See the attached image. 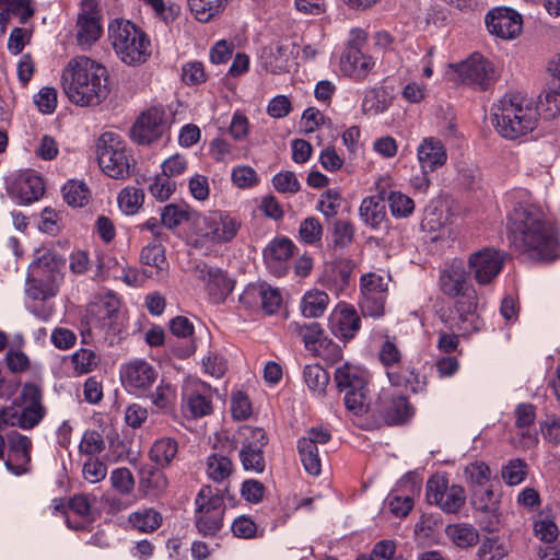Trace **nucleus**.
I'll return each instance as SVG.
<instances>
[{
    "instance_id": "8",
    "label": "nucleus",
    "mask_w": 560,
    "mask_h": 560,
    "mask_svg": "<svg viewBox=\"0 0 560 560\" xmlns=\"http://www.w3.org/2000/svg\"><path fill=\"white\" fill-rule=\"evenodd\" d=\"M195 523L205 536H214L223 526L225 504L218 489L203 486L195 498Z\"/></svg>"
},
{
    "instance_id": "58",
    "label": "nucleus",
    "mask_w": 560,
    "mask_h": 560,
    "mask_svg": "<svg viewBox=\"0 0 560 560\" xmlns=\"http://www.w3.org/2000/svg\"><path fill=\"white\" fill-rule=\"evenodd\" d=\"M109 481L112 487L122 495L130 494L135 489V478L126 467L114 469L110 472Z\"/></svg>"
},
{
    "instance_id": "20",
    "label": "nucleus",
    "mask_w": 560,
    "mask_h": 560,
    "mask_svg": "<svg viewBox=\"0 0 560 560\" xmlns=\"http://www.w3.org/2000/svg\"><path fill=\"white\" fill-rule=\"evenodd\" d=\"M331 439L330 432L323 428H311L306 434L299 439L298 451L305 470L313 476L322 471L318 445L328 443Z\"/></svg>"
},
{
    "instance_id": "17",
    "label": "nucleus",
    "mask_w": 560,
    "mask_h": 560,
    "mask_svg": "<svg viewBox=\"0 0 560 560\" xmlns=\"http://www.w3.org/2000/svg\"><path fill=\"white\" fill-rule=\"evenodd\" d=\"M119 374L122 386L132 394L148 390L159 375L156 369L143 359H133L121 364Z\"/></svg>"
},
{
    "instance_id": "44",
    "label": "nucleus",
    "mask_w": 560,
    "mask_h": 560,
    "mask_svg": "<svg viewBox=\"0 0 560 560\" xmlns=\"http://www.w3.org/2000/svg\"><path fill=\"white\" fill-rule=\"evenodd\" d=\"M132 527L143 533H152L162 524V515L153 508H143L129 515Z\"/></svg>"
},
{
    "instance_id": "37",
    "label": "nucleus",
    "mask_w": 560,
    "mask_h": 560,
    "mask_svg": "<svg viewBox=\"0 0 560 560\" xmlns=\"http://www.w3.org/2000/svg\"><path fill=\"white\" fill-rule=\"evenodd\" d=\"M445 534L460 549L470 548L479 540L478 530L469 523L450 524L445 528Z\"/></svg>"
},
{
    "instance_id": "46",
    "label": "nucleus",
    "mask_w": 560,
    "mask_h": 560,
    "mask_svg": "<svg viewBox=\"0 0 560 560\" xmlns=\"http://www.w3.org/2000/svg\"><path fill=\"white\" fill-rule=\"evenodd\" d=\"M144 201V191L135 186H127L117 196L118 207L127 215L136 214Z\"/></svg>"
},
{
    "instance_id": "32",
    "label": "nucleus",
    "mask_w": 560,
    "mask_h": 560,
    "mask_svg": "<svg viewBox=\"0 0 560 560\" xmlns=\"http://www.w3.org/2000/svg\"><path fill=\"white\" fill-rule=\"evenodd\" d=\"M168 487L166 475L159 468L143 466L139 471V490L148 498L162 497Z\"/></svg>"
},
{
    "instance_id": "31",
    "label": "nucleus",
    "mask_w": 560,
    "mask_h": 560,
    "mask_svg": "<svg viewBox=\"0 0 560 560\" xmlns=\"http://www.w3.org/2000/svg\"><path fill=\"white\" fill-rule=\"evenodd\" d=\"M472 505L482 517L481 523L487 530H493L499 523V500L491 489L476 491L472 495Z\"/></svg>"
},
{
    "instance_id": "40",
    "label": "nucleus",
    "mask_w": 560,
    "mask_h": 560,
    "mask_svg": "<svg viewBox=\"0 0 560 560\" xmlns=\"http://www.w3.org/2000/svg\"><path fill=\"white\" fill-rule=\"evenodd\" d=\"M386 375L394 387L410 388L412 392H416L419 385L415 369L406 360L398 366H393L387 370Z\"/></svg>"
},
{
    "instance_id": "38",
    "label": "nucleus",
    "mask_w": 560,
    "mask_h": 560,
    "mask_svg": "<svg viewBox=\"0 0 560 560\" xmlns=\"http://www.w3.org/2000/svg\"><path fill=\"white\" fill-rule=\"evenodd\" d=\"M178 453V443L173 438L158 439L150 448L149 457L159 467L165 468L171 465L172 460Z\"/></svg>"
},
{
    "instance_id": "11",
    "label": "nucleus",
    "mask_w": 560,
    "mask_h": 560,
    "mask_svg": "<svg viewBox=\"0 0 560 560\" xmlns=\"http://www.w3.org/2000/svg\"><path fill=\"white\" fill-rule=\"evenodd\" d=\"M242 223L230 213L213 211L201 218L197 224V235L200 240L212 244L231 242Z\"/></svg>"
},
{
    "instance_id": "35",
    "label": "nucleus",
    "mask_w": 560,
    "mask_h": 560,
    "mask_svg": "<svg viewBox=\"0 0 560 560\" xmlns=\"http://www.w3.org/2000/svg\"><path fill=\"white\" fill-rule=\"evenodd\" d=\"M359 217L366 226L380 229L386 220L384 198L381 195L363 198L359 207Z\"/></svg>"
},
{
    "instance_id": "14",
    "label": "nucleus",
    "mask_w": 560,
    "mask_h": 560,
    "mask_svg": "<svg viewBox=\"0 0 560 560\" xmlns=\"http://www.w3.org/2000/svg\"><path fill=\"white\" fill-rule=\"evenodd\" d=\"M427 499L445 513H456L465 504V490L459 485H448L443 476H433L427 482Z\"/></svg>"
},
{
    "instance_id": "24",
    "label": "nucleus",
    "mask_w": 560,
    "mask_h": 560,
    "mask_svg": "<svg viewBox=\"0 0 560 560\" xmlns=\"http://www.w3.org/2000/svg\"><path fill=\"white\" fill-rule=\"evenodd\" d=\"M197 277L203 281L206 290L213 303H222L234 289V282L226 273L206 264L198 265L196 268Z\"/></svg>"
},
{
    "instance_id": "10",
    "label": "nucleus",
    "mask_w": 560,
    "mask_h": 560,
    "mask_svg": "<svg viewBox=\"0 0 560 560\" xmlns=\"http://www.w3.org/2000/svg\"><path fill=\"white\" fill-rule=\"evenodd\" d=\"M235 447L240 445L238 457L246 471L261 474L266 468L264 448L268 444L261 428L242 425L234 435Z\"/></svg>"
},
{
    "instance_id": "13",
    "label": "nucleus",
    "mask_w": 560,
    "mask_h": 560,
    "mask_svg": "<svg viewBox=\"0 0 560 560\" xmlns=\"http://www.w3.org/2000/svg\"><path fill=\"white\" fill-rule=\"evenodd\" d=\"M452 67L459 81L475 90L486 91L495 81V71L492 63L477 52Z\"/></svg>"
},
{
    "instance_id": "25",
    "label": "nucleus",
    "mask_w": 560,
    "mask_h": 560,
    "mask_svg": "<svg viewBox=\"0 0 560 560\" xmlns=\"http://www.w3.org/2000/svg\"><path fill=\"white\" fill-rule=\"evenodd\" d=\"M295 245L288 237H276L264 249V260L271 273L277 277L287 275Z\"/></svg>"
},
{
    "instance_id": "52",
    "label": "nucleus",
    "mask_w": 560,
    "mask_h": 560,
    "mask_svg": "<svg viewBox=\"0 0 560 560\" xmlns=\"http://www.w3.org/2000/svg\"><path fill=\"white\" fill-rule=\"evenodd\" d=\"M75 375H83L92 372L98 363V357L90 349H79L70 357Z\"/></svg>"
},
{
    "instance_id": "47",
    "label": "nucleus",
    "mask_w": 560,
    "mask_h": 560,
    "mask_svg": "<svg viewBox=\"0 0 560 560\" xmlns=\"http://www.w3.org/2000/svg\"><path fill=\"white\" fill-rule=\"evenodd\" d=\"M390 106V100L384 89L373 88L364 93L362 110L365 114L377 115L384 113Z\"/></svg>"
},
{
    "instance_id": "51",
    "label": "nucleus",
    "mask_w": 560,
    "mask_h": 560,
    "mask_svg": "<svg viewBox=\"0 0 560 560\" xmlns=\"http://www.w3.org/2000/svg\"><path fill=\"white\" fill-rule=\"evenodd\" d=\"M105 448L102 434L95 430L85 431L79 444V454L85 458L97 457Z\"/></svg>"
},
{
    "instance_id": "2",
    "label": "nucleus",
    "mask_w": 560,
    "mask_h": 560,
    "mask_svg": "<svg viewBox=\"0 0 560 560\" xmlns=\"http://www.w3.org/2000/svg\"><path fill=\"white\" fill-rule=\"evenodd\" d=\"M439 285L443 294L455 300L453 308L441 314L444 325L463 335L480 331L485 323L478 313L477 291L464 264L454 260L442 269Z\"/></svg>"
},
{
    "instance_id": "21",
    "label": "nucleus",
    "mask_w": 560,
    "mask_h": 560,
    "mask_svg": "<svg viewBox=\"0 0 560 560\" xmlns=\"http://www.w3.org/2000/svg\"><path fill=\"white\" fill-rule=\"evenodd\" d=\"M486 25L491 35L511 40L522 33L523 18L514 9L494 8L486 15Z\"/></svg>"
},
{
    "instance_id": "45",
    "label": "nucleus",
    "mask_w": 560,
    "mask_h": 560,
    "mask_svg": "<svg viewBox=\"0 0 560 560\" xmlns=\"http://www.w3.org/2000/svg\"><path fill=\"white\" fill-rule=\"evenodd\" d=\"M231 0H188V5L194 16L199 22H209L219 14Z\"/></svg>"
},
{
    "instance_id": "62",
    "label": "nucleus",
    "mask_w": 560,
    "mask_h": 560,
    "mask_svg": "<svg viewBox=\"0 0 560 560\" xmlns=\"http://www.w3.org/2000/svg\"><path fill=\"white\" fill-rule=\"evenodd\" d=\"M231 178L233 184L242 189L252 188L259 183L257 172L248 165L234 167L232 170Z\"/></svg>"
},
{
    "instance_id": "56",
    "label": "nucleus",
    "mask_w": 560,
    "mask_h": 560,
    "mask_svg": "<svg viewBox=\"0 0 560 560\" xmlns=\"http://www.w3.org/2000/svg\"><path fill=\"white\" fill-rule=\"evenodd\" d=\"M534 533L538 539L545 542L555 541L559 534L553 518L544 512L539 513L538 518L534 522Z\"/></svg>"
},
{
    "instance_id": "29",
    "label": "nucleus",
    "mask_w": 560,
    "mask_h": 560,
    "mask_svg": "<svg viewBox=\"0 0 560 560\" xmlns=\"http://www.w3.org/2000/svg\"><path fill=\"white\" fill-rule=\"evenodd\" d=\"M375 66V60L355 46H348L340 59V69L355 81L364 80Z\"/></svg>"
},
{
    "instance_id": "53",
    "label": "nucleus",
    "mask_w": 560,
    "mask_h": 560,
    "mask_svg": "<svg viewBox=\"0 0 560 560\" xmlns=\"http://www.w3.org/2000/svg\"><path fill=\"white\" fill-rule=\"evenodd\" d=\"M387 200L390 213L395 218H408L415 210V201L401 191H390Z\"/></svg>"
},
{
    "instance_id": "59",
    "label": "nucleus",
    "mask_w": 560,
    "mask_h": 560,
    "mask_svg": "<svg viewBox=\"0 0 560 560\" xmlns=\"http://www.w3.org/2000/svg\"><path fill=\"white\" fill-rule=\"evenodd\" d=\"M107 476V466L98 457L85 458L82 464V477L90 483H97Z\"/></svg>"
},
{
    "instance_id": "33",
    "label": "nucleus",
    "mask_w": 560,
    "mask_h": 560,
    "mask_svg": "<svg viewBox=\"0 0 560 560\" xmlns=\"http://www.w3.org/2000/svg\"><path fill=\"white\" fill-rule=\"evenodd\" d=\"M141 262L145 266L144 273L150 278L162 279L167 273L168 264L164 247L161 244H149L142 248Z\"/></svg>"
},
{
    "instance_id": "48",
    "label": "nucleus",
    "mask_w": 560,
    "mask_h": 560,
    "mask_svg": "<svg viewBox=\"0 0 560 560\" xmlns=\"http://www.w3.org/2000/svg\"><path fill=\"white\" fill-rule=\"evenodd\" d=\"M177 400L176 388L170 383H161L151 394L152 405L164 413L174 411Z\"/></svg>"
},
{
    "instance_id": "42",
    "label": "nucleus",
    "mask_w": 560,
    "mask_h": 560,
    "mask_svg": "<svg viewBox=\"0 0 560 560\" xmlns=\"http://www.w3.org/2000/svg\"><path fill=\"white\" fill-rule=\"evenodd\" d=\"M25 292L33 300H47L57 294L58 282H55L54 279L33 276L28 272Z\"/></svg>"
},
{
    "instance_id": "63",
    "label": "nucleus",
    "mask_w": 560,
    "mask_h": 560,
    "mask_svg": "<svg viewBox=\"0 0 560 560\" xmlns=\"http://www.w3.org/2000/svg\"><path fill=\"white\" fill-rule=\"evenodd\" d=\"M539 104L548 117H555L560 113V85L551 84L539 97Z\"/></svg>"
},
{
    "instance_id": "27",
    "label": "nucleus",
    "mask_w": 560,
    "mask_h": 560,
    "mask_svg": "<svg viewBox=\"0 0 560 560\" xmlns=\"http://www.w3.org/2000/svg\"><path fill=\"white\" fill-rule=\"evenodd\" d=\"M417 160L424 173H432L442 167L447 161L443 142L434 137L423 138L417 148Z\"/></svg>"
},
{
    "instance_id": "39",
    "label": "nucleus",
    "mask_w": 560,
    "mask_h": 560,
    "mask_svg": "<svg viewBox=\"0 0 560 560\" xmlns=\"http://www.w3.org/2000/svg\"><path fill=\"white\" fill-rule=\"evenodd\" d=\"M289 330L293 335H298L302 338L305 348L314 354V352L319 348L322 341L327 337L324 335L323 329L319 324L311 323L307 325H301L299 323H290Z\"/></svg>"
},
{
    "instance_id": "30",
    "label": "nucleus",
    "mask_w": 560,
    "mask_h": 560,
    "mask_svg": "<svg viewBox=\"0 0 560 560\" xmlns=\"http://www.w3.org/2000/svg\"><path fill=\"white\" fill-rule=\"evenodd\" d=\"M13 190L22 202L31 203L44 195L45 185L37 172L26 170L16 177Z\"/></svg>"
},
{
    "instance_id": "22",
    "label": "nucleus",
    "mask_w": 560,
    "mask_h": 560,
    "mask_svg": "<svg viewBox=\"0 0 560 560\" xmlns=\"http://www.w3.org/2000/svg\"><path fill=\"white\" fill-rule=\"evenodd\" d=\"M167 129L165 112L152 107L137 119L131 130V138L139 144H150L160 139Z\"/></svg>"
},
{
    "instance_id": "50",
    "label": "nucleus",
    "mask_w": 560,
    "mask_h": 560,
    "mask_svg": "<svg viewBox=\"0 0 560 560\" xmlns=\"http://www.w3.org/2000/svg\"><path fill=\"white\" fill-rule=\"evenodd\" d=\"M63 200L71 207H83L88 203L90 190L82 182L69 180L62 187Z\"/></svg>"
},
{
    "instance_id": "18",
    "label": "nucleus",
    "mask_w": 560,
    "mask_h": 560,
    "mask_svg": "<svg viewBox=\"0 0 560 560\" xmlns=\"http://www.w3.org/2000/svg\"><path fill=\"white\" fill-rule=\"evenodd\" d=\"M184 412L190 418H202L212 412V389L205 382L188 380L182 390Z\"/></svg>"
},
{
    "instance_id": "55",
    "label": "nucleus",
    "mask_w": 560,
    "mask_h": 560,
    "mask_svg": "<svg viewBox=\"0 0 560 560\" xmlns=\"http://www.w3.org/2000/svg\"><path fill=\"white\" fill-rule=\"evenodd\" d=\"M378 358L386 371L393 366H398L405 360V357L397 343L389 338L382 343L378 351Z\"/></svg>"
},
{
    "instance_id": "4",
    "label": "nucleus",
    "mask_w": 560,
    "mask_h": 560,
    "mask_svg": "<svg viewBox=\"0 0 560 560\" xmlns=\"http://www.w3.org/2000/svg\"><path fill=\"white\" fill-rule=\"evenodd\" d=\"M491 112L495 130L510 140L532 132L539 118L535 103L518 93L503 95L492 105Z\"/></svg>"
},
{
    "instance_id": "57",
    "label": "nucleus",
    "mask_w": 560,
    "mask_h": 560,
    "mask_svg": "<svg viewBox=\"0 0 560 560\" xmlns=\"http://www.w3.org/2000/svg\"><path fill=\"white\" fill-rule=\"evenodd\" d=\"M189 220V210L185 206L170 203L162 208L161 221L167 229H174Z\"/></svg>"
},
{
    "instance_id": "64",
    "label": "nucleus",
    "mask_w": 560,
    "mask_h": 560,
    "mask_svg": "<svg viewBox=\"0 0 560 560\" xmlns=\"http://www.w3.org/2000/svg\"><path fill=\"white\" fill-rule=\"evenodd\" d=\"M506 556L504 547L497 539L486 538L477 551L478 560H501Z\"/></svg>"
},
{
    "instance_id": "28",
    "label": "nucleus",
    "mask_w": 560,
    "mask_h": 560,
    "mask_svg": "<svg viewBox=\"0 0 560 560\" xmlns=\"http://www.w3.org/2000/svg\"><path fill=\"white\" fill-rule=\"evenodd\" d=\"M329 328L337 338L348 341L360 329V317L352 306L339 304L329 317Z\"/></svg>"
},
{
    "instance_id": "23",
    "label": "nucleus",
    "mask_w": 560,
    "mask_h": 560,
    "mask_svg": "<svg viewBox=\"0 0 560 560\" xmlns=\"http://www.w3.org/2000/svg\"><path fill=\"white\" fill-rule=\"evenodd\" d=\"M7 441L9 447L4 463L7 469L16 476L28 472L33 447L31 439L18 431H12L7 435Z\"/></svg>"
},
{
    "instance_id": "34",
    "label": "nucleus",
    "mask_w": 560,
    "mask_h": 560,
    "mask_svg": "<svg viewBox=\"0 0 560 560\" xmlns=\"http://www.w3.org/2000/svg\"><path fill=\"white\" fill-rule=\"evenodd\" d=\"M293 49L288 44L266 47L261 54L264 67L271 73H281L289 69Z\"/></svg>"
},
{
    "instance_id": "7",
    "label": "nucleus",
    "mask_w": 560,
    "mask_h": 560,
    "mask_svg": "<svg viewBox=\"0 0 560 560\" xmlns=\"http://www.w3.org/2000/svg\"><path fill=\"white\" fill-rule=\"evenodd\" d=\"M334 380L339 392L345 393L343 401L347 410L354 416H361L370 410L368 374L365 371L345 363L337 368Z\"/></svg>"
},
{
    "instance_id": "60",
    "label": "nucleus",
    "mask_w": 560,
    "mask_h": 560,
    "mask_svg": "<svg viewBox=\"0 0 560 560\" xmlns=\"http://www.w3.org/2000/svg\"><path fill=\"white\" fill-rule=\"evenodd\" d=\"M354 225L349 220H336L332 224V241L337 247L349 246L354 237Z\"/></svg>"
},
{
    "instance_id": "16",
    "label": "nucleus",
    "mask_w": 560,
    "mask_h": 560,
    "mask_svg": "<svg viewBox=\"0 0 560 560\" xmlns=\"http://www.w3.org/2000/svg\"><path fill=\"white\" fill-rule=\"evenodd\" d=\"M97 0H81L75 24V39L79 46L91 47L103 33Z\"/></svg>"
},
{
    "instance_id": "36",
    "label": "nucleus",
    "mask_w": 560,
    "mask_h": 560,
    "mask_svg": "<svg viewBox=\"0 0 560 560\" xmlns=\"http://www.w3.org/2000/svg\"><path fill=\"white\" fill-rule=\"evenodd\" d=\"M63 264L62 258L56 253L46 250L30 265L28 272L33 276L54 279L55 282H58Z\"/></svg>"
},
{
    "instance_id": "43",
    "label": "nucleus",
    "mask_w": 560,
    "mask_h": 560,
    "mask_svg": "<svg viewBox=\"0 0 560 560\" xmlns=\"http://www.w3.org/2000/svg\"><path fill=\"white\" fill-rule=\"evenodd\" d=\"M329 303L328 294L319 290L306 292L301 302V311L305 317L316 318L322 316Z\"/></svg>"
},
{
    "instance_id": "41",
    "label": "nucleus",
    "mask_w": 560,
    "mask_h": 560,
    "mask_svg": "<svg viewBox=\"0 0 560 560\" xmlns=\"http://www.w3.org/2000/svg\"><path fill=\"white\" fill-rule=\"evenodd\" d=\"M234 471L233 462L222 454H211L206 460V474L214 482H223L230 478Z\"/></svg>"
},
{
    "instance_id": "12",
    "label": "nucleus",
    "mask_w": 560,
    "mask_h": 560,
    "mask_svg": "<svg viewBox=\"0 0 560 560\" xmlns=\"http://www.w3.org/2000/svg\"><path fill=\"white\" fill-rule=\"evenodd\" d=\"M361 298L359 301L363 316L378 318L385 313V302L388 291V278L375 272H369L360 279Z\"/></svg>"
},
{
    "instance_id": "1",
    "label": "nucleus",
    "mask_w": 560,
    "mask_h": 560,
    "mask_svg": "<svg viewBox=\"0 0 560 560\" xmlns=\"http://www.w3.org/2000/svg\"><path fill=\"white\" fill-rule=\"evenodd\" d=\"M511 243L528 258L551 261L560 257V242L557 229L545 213L533 205L525 190L509 195Z\"/></svg>"
},
{
    "instance_id": "26",
    "label": "nucleus",
    "mask_w": 560,
    "mask_h": 560,
    "mask_svg": "<svg viewBox=\"0 0 560 560\" xmlns=\"http://www.w3.org/2000/svg\"><path fill=\"white\" fill-rule=\"evenodd\" d=\"M515 427L518 435V446L530 450L538 445L539 435L534 427L536 408L530 402H521L514 409Z\"/></svg>"
},
{
    "instance_id": "15",
    "label": "nucleus",
    "mask_w": 560,
    "mask_h": 560,
    "mask_svg": "<svg viewBox=\"0 0 560 560\" xmlns=\"http://www.w3.org/2000/svg\"><path fill=\"white\" fill-rule=\"evenodd\" d=\"M370 410L377 415L386 424H401L412 415V408L406 396L383 388Z\"/></svg>"
},
{
    "instance_id": "54",
    "label": "nucleus",
    "mask_w": 560,
    "mask_h": 560,
    "mask_svg": "<svg viewBox=\"0 0 560 560\" xmlns=\"http://www.w3.org/2000/svg\"><path fill=\"white\" fill-rule=\"evenodd\" d=\"M323 226L317 218L304 219L299 228L300 240L308 245H317L322 242Z\"/></svg>"
},
{
    "instance_id": "6",
    "label": "nucleus",
    "mask_w": 560,
    "mask_h": 560,
    "mask_svg": "<svg viewBox=\"0 0 560 560\" xmlns=\"http://www.w3.org/2000/svg\"><path fill=\"white\" fill-rule=\"evenodd\" d=\"M108 38L117 57L128 66L142 65L151 56L149 36L129 20L112 21L108 25Z\"/></svg>"
},
{
    "instance_id": "9",
    "label": "nucleus",
    "mask_w": 560,
    "mask_h": 560,
    "mask_svg": "<svg viewBox=\"0 0 560 560\" xmlns=\"http://www.w3.org/2000/svg\"><path fill=\"white\" fill-rule=\"evenodd\" d=\"M97 161L103 172L112 178H125L130 174V156L126 143L118 133L101 135L96 144Z\"/></svg>"
},
{
    "instance_id": "19",
    "label": "nucleus",
    "mask_w": 560,
    "mask_h": 560,
    "mask_svg": "<svg viewBox=\"0 0 560 560\" xmlns=\"http://www.w3.org/2000/svg\"><path fill=\"white\" fill-rule=\"evenodd\" d=\"M503 264V254L493 248L480 249L468 257L470 273L480 285L490 284L501 272Z\"/></svg>"
},
{
    "instance_id": "5",
    "label": "nucleus",
    "mask_w": 560,
    "mask_h": 560,
    "mask_svg": "<svg viewBox=\"0 0 560 560\" xmlns=\"http://www.w3.org/2000/svg\"><path fill=\"white\" fill-rule=\"evenodd\" d=\"M46 415L42 386L26 382L10 405L0 407V431L10 427L32 430L39 425Z\"/></svg>"
},
{
    "instance_id": "3",
    "label": "nucleus",
    "mask_w": 560,
    "mask_h": 560,
    "mask_svg": "<svg viewBox=\"0 0 560 560\" xmlns=\"http://www.w3.org/2000/svg\"><path fill=\"white\" fill-rule=\"evenodd\" d=\"M106 69L86 56L72 58L61 74L68 100L78 106L98 105L107 95Z\"/></svg>"
},
{
    "instance_id": "49",
    "label": "nucleus",
    "mask_w": 560,
    "mask_h": 560,
    "mask_svg": "<svg viewBox=\"0 0 560 560\" xmlns=\"http://www.w3.org/2000/svg\"><path fill=\"white\" fill-rule=\"evenodd\" d=\"M304 382L313 393L322 395L329 382L328 373L318 364H308L303 370Z\"/></svg>"
},
{
    "instance_id": "61",
    "label": "nucleus",
    "mask_w": 560,
    "mask_h": 560,
    "mask_svg": "<svg viewBox=\"0 0 560 560\" xmlns=\"http://www.w3.org/2000/svg\"><path fill=\"white\" fill-rule=\"evenodd\" d=\"M527 474V464L520 458L510 460L502 468V478L509 486L520 485Z\"/></svg>"
}]
</instances>
